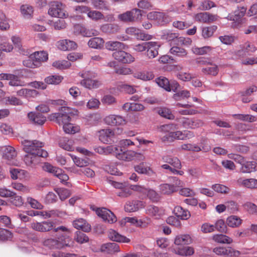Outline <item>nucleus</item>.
<instances>
[{"label": "nucleus", "mask_w": 257, "mask_h": 257, "mask_svg": "<svg viewBox=\"0 0 257 257\" xmlns=\"http://www.w3.org/2000/svg\"><path fill=\"white\" fill-rule=\"evenodd\" d=\"M78 111L69 107L63 106L60 109V112L53 113L49 116L51 121H55L59 125L67 124L71 120V116L77 114Z\"/></svg>", "instance_id": "obj_1"}, {"label": "nucleus", "mask_w": 257, "mask_h": 257, "mask_svg": "<svg viewBox=\"0 0 257 257\" xmlns=\"http://www.w3.org/2000/svg\"><path fill=\"white\" fill-rule=\"evenodd\" d=\"M106 151L104 152L112 153L116 156V157L121 160L125 161H131L136 158H140L142 159L143 157L140 153L135 152L133 151H123L121 149L119 150L118 149L112 146H109L106 148Z\"/></svg>", "instance_id": "obj_2"}, {"label": "nucleus", "mask_w": 257, "mask_h": 257, "mask_svg": "<svg viewBox=\"0 0 257 257\" xmlns=\"http://www.w3.org/2000/svg\"><path fill=\"white\" fill-rule=\"evenodd\" d=\"M24 151L27 153L40 154L41 157L45 158L48 156V152L42 149L44 145L42 142L37 140H24L22 142Z\"/></svg>", "instance_id": "obj_3"}, {"label": "nucleus", "mask_w": 257, "mask_h": 257, "mask_svg": "<svg viewBox=\"0 0 257 257\" xmlns=\"http://www.w3.org/2000/svg\"><path fill=\"white\" fill-rule=\"evenodd\" d=\"M31 227L37 231L47 232L53 230L55 232L61 231L69 232V229L64 226L56 227L55 223L51 221H46L41 222H33L31 224Z\"/></svg>", "instance_id": "obj_4"}, {"label": "nucleus", "mask_w": 257, "mask_h": 257, "mask_svg": "<svg viewBox=\"0 0 257 257\" xmlns=\"http://www.w3.org/2000/svg\"><path fill=\"white\" fill-rule=\"evenodd\" d=\"M68 235L64 233L59 236L57 239L48 238L43 241V245L50 249H60L64 246H70ZM70 242H71L70 241Z\"/></svg>", "instance_id": "obj_5"}, {"label": "nucleus", "mask_w": 257, "mask_h": 257, "mask_svg": "<svg viewBox=\"0 0 257 257\" xmlns=\"http://www.w3.org/2000/svg\"><path fill=\"white\" fill-rule=\"evenodd\" d=\"M48 14L53 17L66 18L68 16L65 11V5L58 1L52 2L50 4Z\"/></svg>", "instance_id": "obj_6"}, {"label": "nucleus", "mask_w": 257, "mask_h": 257, "mask_svg": "<svg viewBox=\"0 0 257 257\" xmlns=\"http://www.w3.org/2000/svg\"><path fill=\"white\" fill-rule=\"evenodd\" d=\"M3 157L7 160V163L13 166H18L19 162L16 159L17 153L15 149L10 146H5L2 148Z\"/></svg>", "instance_id": "obj_7"}, {"label": "nucleus", "mask_w": 257, "mask_h": 257, "mask_svg": "<svg viewBox=\"0 0 257 257\" xmlns=\"http://www.w3.org/2000/svg\"><path fill=\"white\" fill-rule=\"evenodd\" d=\"M142 16L141 11L138 9H133L118 16V19L123 22H133L139 20Z\"/></svg>", "instance_id": "obj_8"}, {"label": "nucleus", "mask_w": 257, "mask_h": 257, "mask_svg": "<svg viewBox=\"0 0 257 257\" xmlns=\"http://www.w3.org/2000/svg\"><path fill=\"white\" fill-rule=\"evenodd\" d=\"M125 49H120L112 54L113 58L124 64H130L135 61V58L131 54L125 52Z\"/></svg>", "instance_id": "obj_9"}, {"label": "nucleus", "mask_w": 257, "mask_h": 257, "mask_svg": "<svg viewBox=\"0 0 257 257\" xmlns=\"http://www.w3.org/2000/svg\"><path fill=\"white\" fill-rule=\"evenodd\" d=\"M148 18L155 21L160 25H164L171 21V18L163 13L158 12H152L147 15Z\"/></svg>", "instance_id": "obj_10"}, {"label": "nucleus", "mask_w": 257, "mask_h": 257, "mask_svg": "<svg viewBox=\"0 0 257 257\" xmlns=\"http://www.w3.org/2000/svg\"><path fill=\"white\" fill-rule=\"evenodd\" d=\"M95 211L97 215L105 222L112 223L116 221L114 214L105 208H97Z\"/></svg>", "instance_id": "obj_11"}, {"label": "nucleus", "mask_w": 257, "mask_h": 257, "mask_svg": "<svg viewBox=\"0 0 257 257\" xmlns=\"http://www.w3.org/2000/svg\"><path fill=\"white\" fill-rule=\"evenodd\" d=\"M180 122L184 127L191 129L199 128L204 125V122L202 120L195 118H188L183 117L181 119Z\"/></svg>", "instance_id": "obj_12"}, {"label": "nucleus", "mask_w": 257, "mask_h": 257, "mask_svg": "<svg viewBox=\"0 0 257 257\" xmlns=\"http://www.w3.org/2000/svg\"><path fill=\"white\" fill-rule=\"evenodd\" d=\"M213 251L217 255H227L230 257H236L240 254V252L234 250L231 247H217L213 249Z\"/></svg>", "instance_id": "obj_13"}, {"label": "nucleus", "mask_w": 257, "mask_h": 257, "mask_svg": "<svg viewBox=\"0 0 257 257\" xmlns=\"http://www.w3.org/2000/svg\"><path fill=\"white\" fill-rule=\"evenodd\" d=\"M40 154L35 153H27L24 157V162L29 167L33 168L35 167L40 162Z\"/></svg>", "instance_id": "obj_14"}, {"label": "nucleus", "mask_w": 257, "mask_h": 257, "mask_svg": "<svg viewBox=\"0 0 257 257\" xmlns=\"http://www.w3.org/2000/svg\"><path fill=\"white\" fill-rule=\"evenodd\" d=\"M146 204L144 202L140 200H133L127 201L125 206V211L128 212H135L140 209L145 207Z\"/></svg>", "instance_id": "obj_15"}, {"label": "nucleus", "mask_w": 257, "mask_h": 257, "mask_svg": "<svg viewBox=\"0 0 257 257\" xmlns=\"http://www.w3.org/2000/svg\"><path fill=\"white\" fill-rule=\"evenodd\" d=\"M105 122L111 125H119L125 124V118L119 115L111 114L104 118Z\"/></svg>", "instance_id": "obj_16"}, {"label": "nucleus", "mask_w": 257, "mask_h": 257, "mask_svg": "<svg viewBox=\"0 0 257 257\" xmlns=\"http://www.w3.org/2000/svg\"><path fill=\"white\" fill-rule=\"evenodd\" d=\"M109 239L113 241L119 243H128L130 239L125 236H123L114 229H110L108 232Z\"/></svg>", "instance_id": "obj_17"}, {"label": "nucleus", "mask_w": 257, "mask_h": 257, "mask_svg": "<svg viewBox=\"0 0 257 257\" xmlns=\"http://www.w3.org/2000/svg\"><path fill=\"white\" fill-rule=\"evenodd\" d=\"M237 184L242 187H245L250 189L257 188V179L254 178L243 179L238 178L236 181Z\"/></svg>", "instance_id": "obj_18"}, {"label": "nucleus", "mask_w": 257, "mask_h": 257, "mask_svg": "<svg viewBox=\"0 0 257 257\" xmlns=\"http://www.w3.org/2000/svg\"><path fill=\"white\" fill-rule=\"evenodd\" d=\"M160 44L156 42H148L147 47V56L149 59H153L158 55Z\"/></svg>", "instance_id": "obj_19"}, {"label": "nucleus", "mask_w": 257, "mask_h": 257, "mask_svg": "<svg viewBox=\"0 0 257 257\" xmlns=\"http://www.w3.org/2000/svg\"><path fill=\"white\" fill-rule=\"evenodd\" d=\"M100 29L102 32L110 35L118 33L120 30V27L116 24L106 23L102 25Z\"/></svg>", "instance_id": "obj_20"}, {"label": "nucleus", "mask_w": 257, "mask_h": 257, "mask_svg": "<svg viewBox=\"0 0 257 257\" xmlns=\"http://www.w3.org/2000/svg\"><path fill=\"white\" fill-rule=\"evenodd\" d=\"M105 46L107 50L114 52L120 49H126L127 48L126 45L124 43L115 41H109L106 42Z\"/></svg>", "instance_id": "obj_21"}, {"label": "nucleus", "mask_w": 257, "mask_h": 257, "mask_svg": "<svg viewBox=\"0 0 257 257\" xmlns=\"http://www.w3.org/2000/svg\"><path fill=\"white\" fill-rule=\"evenodd\" d=\"M100 250L102 252L108 253H113L120 251L119 245L114 242H108L103 244L100 247Z\"/></svg>", "instance_id": "obj_22"}, {"label": "nucleus", "mask_w": 257, "mask_h": 257, "mask_svg": "<svg viewBox=\"0 0 257 257\" xmlns=\"http://www.w3.org/2000/svg\"><path fill=\"white\" fill-rule=\"evenodd\" d=\"M195 19L200 22L210 23L216 20L214 15L207 12L200 13L195 16Z\"/></svg>", "instance_id": "obj_23"}, {"label": "nucleus", "mask_w": 257, "mask_h": 257, "mask_svg": "<svg viewBox=\"0 0 257 257\" xmlns=\"http://www.w3.org/2000/svg\"><path fill=\"white\" fill-rule=\"evenodd\" d=\"M58 48L63 51H69L77 48V44L73 41L63 40L58 42Z\"/></svg>", "instance_id": "obj_24"}, {"label": "nucleus", "mask_w": 257, "mask_h": 257, "mask_svg": "<svg viewBox=\"0 0 257 257\" xmlns=\"http://www.w3.org/2000/svg\"><path fill=\"white\" fill-rule=\"evenodd\" d=\"M80 84L89 89H96L98 88L101 82L98 79H83L80 81Z\"/></svg>", "instance_id": "obj_25"}, {"label": "nucleus", "mask_w": 257, "mask_h": 257, "mask_svg": "<svg viewBox=\"0 0 257 257\" xmlns=\"http://www.w3.org/2000/svg\"><path fill=\"white\" fill-rule=\"evenodd\" d=\"M74 33L76 34H80L85 37H91L92 35H97V31L92 30L91 31H90L84 27L80 25H77L74 26Z\"/></svg>", "instance_id": "obj_26"}, {"label": "nucleus", "mask_w": 257, "mask_h": 257, "mask_svg": "<svg viewBox=\"0 0 257 257\" xmlns=\"http://www.w3.org/2000/svg\"><path fill=\"white\" fill-rule=\"evenodd\" d=\"M32 58L34 59L36 65L39 67L43 62L47 61L48 59V55L45 51H37L32 54Z\"/></svg>", "instance_id": "obj_27"}, {"label": "nucleus", "mask_w": 257, "mask_h": 257, "mask_svg": "<svg viewBox=\"0 0 257 257\" xmlns=\"http://www.w3.org/2000/svg\"><path fill=\"white\" fill-rule=\"evenodd\" d=\"M28 116L30 120L39 125L43 124L46 120V117L39 112H29Z\"/></svg>", "instance_id": "obj_28"}, {"label": "nucleus", "mask_w": 257, "mask_h": 257, "mask_svg": "<svg viewBox=\"0 0 257 257\" xmlns=\"http://www.w3.org/2000/svg\"><path fill=\"white\" fill-rule=\"evenodd\" d=\"M73 226L77 229H81L83 231L88 232L91 229V226L82 218L76 219L73 221Z\"/></svg>", "instance_id": "obj_29"}, {"label": "nucleus", "mask_w": 257, "mask_h": 257, "mask_svg": "<svg viewBox=\"0 0 257 257\" xmlns=\"http://www.w3.org/2000/svg\"><path fill=\"white\" fill-rule=\"evenodd\" d=\"M113 136L114 133L111 130H102L99 132V139L104 144H109L111 141V138Z\"/></svg>", "instance_id": "obj_30"}, {"label": "nucleus", "mask_w": 257, "mask_h": 257, "mask_svg": "<svg viewBox=\"0 0 257 257\" xmlns=\"http://www.w3.org/2000/svg\"><path fill=\"white\" fill-rule=\"evenodd\" d=\"M257 170V163L254 161L246 162L242 164L240 171L243 173H249Z\"/></svg>", "instance_id": "obj_31"}, {"label": "nucleus", "mask_w": 257, "mask_h": 257, "mask_svg": "<svg viewBox=\"0 0 257 257\" xmlns=\"http://www.w3.org/2000/svg\"><path fill=\"white\" fill-rule=\"evenodd\" d=\"M192 242V239L188 234L177 235L174 240V243L177 245L189 244Z\"/></svg>", "instance_id": "obj_32"}, {"label": "nucleus", "mask_w": 257, "mask_h": 257, "mask_svg": "<svg viewBox=\"0 0 257 257\" xmlns=\"http://www.w3.org/2000/svg\"><path fill=\"white\" fill-rule=\"evenodd\" d=\"M135 170L137 172L141 174H146L152 176L154 174L153 170L150 167L146 166L144 163H142L135 166Z\"/></svg>", "instance_id": "obj_33"}, {"label": "nucleus", "mask_w": 257, "mask_h": 257, "mask_svg": "<svg viewBox=\"0 0 257 257\" xmlns=\"http://www.w3.org/2000/svg\"><path fill=\"white\" fill-rule=\"evenodd\" d=\"M134 77L144 81H149L152 80L154 78V75L152 72L142 71L134 73Z\"/></svg>", "instance_id": "obj_34"}, {"label": "nucleus", "mask_w": 257, "mask_h": 257, "mask_svg": "<svg viewBox=\"0 0 257 257\" xmlns=\"http://www.w3.org/2000/svg\"><path fill=\"white\" fill-rule=\"evenodd\" d=\"M104 43V40L100 37L91 38L88 42V45L92 48L101 49L103 47Z\"/></svg>", "instance_id": "obj_35"}, {"label": "nucleus", "mask_w": 257, "mask_h": 257, "mask_svg": "<svg viewBox=\"0 0 257 257\" xmlns=\"http://www.w3.org/2000/svg\"><path fill=\"white\" fill-rule=\"evenodd\" d=\"M174 212L176 216L181 219L186 220L190 216V212L188 210L184 209L181 206L175 207Z\"/></svg>", "instance_id": "obj_36"}, {"label": "nucleus", "mask_w": 257, "mask_h": 257, "mask_svg": "<svg viewBox=\"0 0 257 257\" xmlns=\"http://www.w3.org/2000/svg\"><path fill=\"white\" fill-rule=\"evenodd\" d=\"M212 239L217 243L223 244H230L233 241L231 238L222 234H217L213 235Z\"/></svg>", "instance_id": "obj_37"}, {"label": "nucleus", "mask_w": 257, "mask_h": 257, "mask_svg": "<svg viewBox=\"0 0 257 257\" xmlns=\"http://www.w3.org/2000/svg\"><path fill=\"white\" fill-rule=\"evenodd\" d=\"M202 72L204 74L215 76L218 74V68L216 65L210 62L207 66L202 69Z\"/></svg>", "instance_id": "obj_38"}, {"label": "nucleus", "mask_w": 257, "mask_h": 257, "mask_svg": "<svg viewBox=\"0 0 257 257\" xmlns=\"http://www.w3.org/2000/svg\"><path fill=\"white\" fill-rule=\"evenodd\" d=\"M163 161L177 169H181V163L180 161L177 157H173L169 156H164L162 158Z\"/></svg>", "instance_id": "obj_39"}, {"label": "nucleus", "mask_w": 257, "mask_h": 257, "mask_svg": "<svg viewBox=\"0 0 257 257\" xmlns=\"http://www.w3.org/2000/svg\"><path fill=\"white\" fill-rule=\"evenodd\" d=\"M241 223L242 220L236 215H231L226 219V224L231 227H238Z\"/></svg>", "instance_id": "obj_40"}, {"label": "nucleus", "mask_w": 257, "mask_h": 257, "mask_svg": "<svg viewBox=\"0 0 257 257\" xmlns=\"http://www.w3.org/2000/svg\"><path fill=\"white\" fill-rule=\"evenodd\" d=\"M179 34L178 33L172 32V31H166L162 36V39L168 42L178 41Z\"/></svg>", "instance_id": "obj_41"}, {"label": "nucleus", "mask_w": 257, "mask_h": 257, "mask_svg": "<svg viewBox=\"0 0 257 257\" xmlns=\"http://www.w3.org/2000/svg\"><path fill=\"white\" fill-rule=\"evenodd\" d=\"M184 136L183 132L181 131L170 132L166 136L163 137V141H173L175 139L184 140Z\"/></svg>", "instance_id": "obj_42"}, {"label": "nucleus", "mask_w": 257, "mask_h": 257, "mask_svg": "<svg viewBox=\"0 0 257 257\" xmlns=\"http://www.w3.org/2000/svg\"><path fill=\"white\" fill-rule=\"evenodd\" d=\"M246 11V9L243 7L238 8L234 13L233 15L230 16V19L233 21L239 22L241 19L244 16Z\"/></svg>", "instance_id": "obj_43"}, {"label": "nucleus", "mask_w": 257, "mask_h": 257, "mask_svg": "<svg viewBox=\"0 0 257 257\" xmlns=\"http://www.w3.org/2000/svg\"><path fill=\"white\" fill-rule=\"evenodd\" d=\"M170 53L177 57H186L187 55V51L183 48L178 46L172 47L170 50Z\"/></svg>", "instance_id": "obj_44"}, {"label": "nucleus", "mask_w": 257, "mask_h": 257, "mask_svg": "<svg viewBox=\"0 0 257 257\" xmlns=\"http://www.w3.org/2000/svg\"><path fill=\"white\" fill-rule=\"evenodd\" d=\"M233 117L240 120L252 122L256 121V117L253 115L245 114H235Z\"/></svg>", "instance_id": "obj_45"}, {"label": "nucleus", "mask_w": 257, "mask_h": 257, "mask_svg": "<svg viewBox=\"0 0 257 257\" xmlns=\"http://www.w3.org/2000/svg\"><path fill=\"white\" fill-rule=\"evenodd\" d=\"M63 77L60 75H50L45 79V82L48 84L57 85L62 80Z\"/></svg>", "instance_id": "obj_46"}, {"label": "nucleus", "mask_w": 257, "mask_h": 257, "mask_svg": "<svg viewBox=\"0 0 257 257\" xmlns=\"http://www.w3.org/2000/svg\"><path fill=\"white\" fill-rule=\"evenodd\" d=\"M194 253V249L191 246H185L179 248L175 253L182 256H190Z\"/></svg>", "instance_id": "obj_47"}, {"label": "nucleus", "mask_w": 257, "mask_h": 257, "mask_svg": "<svg viewBox=\"0 0 257 257\" xmlns=\"http://www.w3.org/2000/svg\"><path fill=\"white\" fill-rule=\"evenodd\" d=\"M9 84L12 86H24L25 83L17 75L11 74L9 80Z\"/></svg>", "instance_id": "obj_48"}, {"label": "nucleus", "mask_w": 257, "mask_h": 257, "mask_svg": "<svg viewBox=\"0 0 257 257\" xmlns=\"http://www.w3.org/2000/svg\"><path fill=\"white\" fill-rule=\"evenodd\" d=\"M59 146L61 148L68 151H72L74 150L73 141L68 140L67 138H64L61 140L59 142Z\"/></svg>", "instance_id": "obj_49"}, {"label": "nucleus", "mask_w": 257, "mask_h": 257, "mask_svg": "<svg viewBox=\"0 0 257 257\" xmlns=\"http://www.w3.org/2000/svg\"><path fill=\"white\" fill-rule=\"evenodd\" d=\"M87 16L89 18L95 21L102 20L104 18V16L101 12L95 10H89L87 13Z\"/></svg>", "instance_id": "obj_50"}, {"label": "nucleus", "mask_w": 257, "mask_h": 257, "mask_svg": "<svg viewBox=\"0 0 257 257\" xmlns=\"http://www.w3.org/2000/svg\"><path fill=\"white\" fill-rule=\"evenodd\" d=\"M21 11L25 18H29L33 14V8L30 5H24L21 7Z\"/></svg>", "instance_id": "obj_51"}, {"label": "nucleus", "mask_w": 257, "mask_h": 257, "mask_svg": "<svg viewBox=\"0 0 257 257\" xmlns=\"http://www.w3.org/2000/svg\"><path fill=\"white\" fill-rule=\"evenodd\" d=\"M91 4L94 8L96 9H101L104 10H109V7L106 5V2L104 0H91Z\"/></svg>", "instance_id": "obj_52"}, {"label": "nucleus", "mask_w": 257, "mask_h": 257, "mask_svg": "<svg viewBox=\"0 0 257 257\" xmlns=\"http://www.w3.org/2000/svg\"><path fill=\"white\" fill-rule=\"evenodd\" d=\"M74 239L78 243L82 244L88 242L89 238L84 233L80 231H77L75 233Z\"/></svg>", "instance_id": "obj_53"}, {"label": "nucleus", "mask_w": 257, "mask_h": 257, "mask_svg": "<svg viewBox=\"0 0 257 257\" xmlns=\"http://www.w3.org/2000/svg\"><path fill=\"white\" fill-rule=\"evenodd\" d=\"M18 96L24 97H29L36 94V91L35 90L29 89L27 88H22L17 92Z\"/></svg>", "instance_id": "obj_54"}, {"label": "nucleus", "mask_w": 257, "mask_h": 257, "mask_svg": "<svg viewBox=\"0 0 257 257\" xmlns=\"http://www.w3.org/2000/svg\"><path fill=\"white\" fill-rule=\"evenodd\" d=\"M64 131L67 134H74L79 131V127L78 126H74L73 124L69 122L63 126Z\"/></svg>", "instance_id": "obj_55"}, {"label": "nucleus", "mask_w": 257, "mask_h": 257, "mask_svg": "<svg viewBox=\"0 0 257 257\" xmlns=\"http://www.w3.org/2000/svg\"><path fill=\"white\" fill-rule=\"evenodd\" d=\"M211 48L209 46H204L201 48L194 47L192 48V52L196 55H204L209 52Z\"/></svg>", "instance_id": "obj_56"}, {"label": "nucleus", "mask_w": 257, "mask_h": 257, "mask_svg": "<svg viewBox=\"0 0 257 257\" xmlns=\"http://www.w3.org/2000/svg\"><path fill=\"white\" fill-rule=\"evenodd\" d=\"M160 190L163 194H170L175 191V188L169 184H164L160 185Z\"/></svg>", "instance_id": "obj_57"}, {"label": "nucleus", "mask_w": 257, "mask_h": 257, "mask_svg": "<svg viewBox=\"0 0 257 257\" xmlns=\"http://www.w3.org/2000/svg\"><path fill=\"white\" fill-rule=\"evenodd\" d=\"M212 189L218 193L223 194L228 193L230 191V189L228 187L225 185L219 184L213 185L212 186Z\"/></svg>", "instance_id": "obj_58"}, {"label": "nucleus", "mask_w": 257, "mask_h": 257, "mask_svg": "<svg viewBox=\"0 0 257 257\" xmlns=\"http://www.w3.org/2000/svg\"><path fill=\"white\" fill-rule=\"evenodd\" d=\"M52 65L59 69H65L71 66V63L66 60L58 61L54 62Z\"/></svg>", "instance_id": "obj_59"}, {"label": "nucleus", "mask_w": 257, "mask_h": 257, "mask_svg": "<svg viewBox=\"0 0 257 257\" xmlns=\"http://www.w3.org/2000/svg\"><path fill=\"white\" fill-rule=\"evenodd\" d=\"M256 50V48L254 45L251 44L249 42L245 43L243 45V48L241 50L237 51V54L240 55L242 52H254Z\"/></svg>", "instance_id": "obj_60"}, {"label": "nucleus", "mask_w": 257, "mask_h": 257, "mask_svg": "<svg viewBox=\"0 0 257 257\" xmlns=\"http://www.w3.org/2000/svg\"><path fill=\"white\" fill-rule=\"evenodd\" d=\"M190 96V92L187 90L179 91L173 95V98L177 100H180L182 99L188 98Z\"/></svg>", "instance_id": "obj_61"}, {"label": "nucleus", "mask_w": 257, "mask_h": 257, "mask_svg": "<svg viewBox=\"0 0 257 257\" xmlns=\"http://www.w3.org/2000/svg\"><path fill=\"white\" fill-rule=\"evenodd\" d=\"M55 176L57 177L62 183H66L67 185L69 186V183L66 182L69 179V177L67 174L64 173L61 169L59 168L55 171Z\"/></svg>", "instance_id": "obj_62"}, {"label": "nucleus", "mask_w": 257, "mask_h": 257, "mask_svg": "<svg viewBox=\"0 0 257 257\" xmlns=\"http://www.w3.org/2000/svg\"><path fill=\"white\" fill-rule=\"evenodd\" d=\"M236 129L240 134H244L252 131L251 125L243 123H238L236 126Z\"/></svg>", "instance_id": "obj_63"}, {"label": "nucleus", "mask_w": 257, "mask_h": 257, "mask_svg": "<svg viewBox=\"0 0 257 257\" xmlns=\"http://www.w3.org/2000/svg\"><path fill=\"white\" fill-rule=\"evenodd\" d=\"M56 192L61 200H64L69 197L71 194L70 191L65 188H58Z\"/></svg>", "instance_id": "obj_64"}]
</instances>
